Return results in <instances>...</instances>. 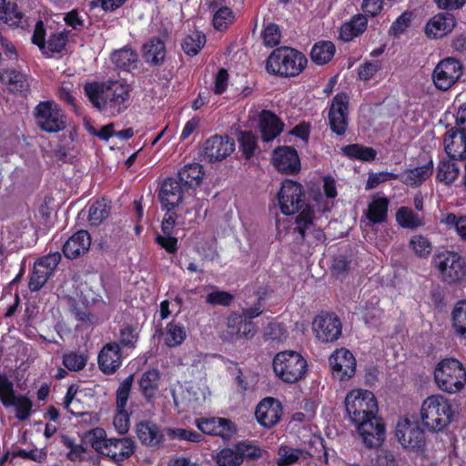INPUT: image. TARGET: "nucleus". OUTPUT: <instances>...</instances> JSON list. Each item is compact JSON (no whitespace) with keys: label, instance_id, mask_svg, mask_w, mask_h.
<instances>
[{"label":"nucleus","instance_id":"62","mask_svg":"<svg viewBox=\"0 0 466 466\" xmlns=\"http://www.w3.org/2000/svg\"><path fill=\"white\" fill-rule=\"evenodd\" d=\"M108 439L109 438H106L105 430L102 428H95L89 432V441L91 446L100 454L107 444Z\"/></svg>","mask_w":466,"mask_h":466},{"label":"nucleus","instance_id":"43","mask_svg":"<svg viewBox=\"0 0 466 466\" xmlns=\"http://www.w3.org/2000/svg\"><path fill=\"white\" fill-rule=\"evenodd\" d=\"M452 159H442L437 167L436 179L446 185L452 184L459 176V167Z\"/></svg>","mask_w":466,"mask_h":466},{"label":"nucleus","instance_id":"35","mask_svg":"<svg viewBox=\"0 0 466 466\" xmlns=\"http://www.w3.org/2000/svg\"><path fill=\"white\" fill-rule=\"evenodd\" d=\"M7 75L6 86L9 92L26 97L30 91L27 75L15 69L5 70Z\"/></svg>","mask_w":466,"mask_h":466},{"label":"nucleus","instance_id":"26","mask_svg":"<svg viewBox=\"0 0 466 466\" xmlns=\"http://www.w3.org/2000/svg\"><path fill=\"white\" fill-rule=\"evenodd\" d=\"M284 122L271 110H262L259 115L258 129L261 138L270 142L279 137L284 129Z\"/></svg>","mask_w":466,"mask_h":466},{"label":"nucleus","instance_id":"7","mask_svg":"<svg viewBox=\"0 0 466 466\" xmlns=\"http://www.w3.org/2000/svg\"><path fill=\"white\" fill-rule=\"evenodd\" d=\"M440 279L449 285L461 284L466 277V260L458 252L445 250L433 257Z\"/></svg>","mask_w":466,"mask_h":466},{"label":"nucleus","instance_id":"16","mask_svg":"<svg viewBox=\"0 0 466 466\" xmlns=\"http://www.w3.org/2000/svg\"><path fill=\"white\" fill-rule=\"evenodd\" d=\"M312 328L321 342H333L341 335L342 324L333 313H320L314 319Z\"/></svg>","mask_w":466,"mask_h":466},{"label":"nucleus","instance_id":"57","mask_svg":"<svg viewBox=\"0 0 466 466\" xmlns=\"http://www.w3.org/2000/svg\"><path fill=\"white\" fill-rule=\"evenodd\" d=\"M239 148L246 159H250L257 149V137L251 131H245L240 134Z\"/></svg>","mask_w":466,"mask_h":466},{"label":"nucleus","instance_id":"14","mask_svg":"<svg viewBox=\"0 0 466 466\" xmlns=\"http://www.w3.org/2000/svg\"><path fill=\"white\" fill-rule=\"evenodd\" d=\"M270 162L275 169L285 175L295 176L301 169L298 151L291 146H279L271 154Z\"/></svg>","mask_w":466,"mask_h":466},{"label":"nucleus","instance_id":"33","mask_svg":"<svg viewBox=\"0 0 466 466\" xmlns=\"http://www.w3.org/2000/svg\"><path fill=\"white\" fill-rule=\"evenodd\" d=\"M368 19L363 15H355L349 22L344 23L339 29V38L350 42L365 32Z\"/></svg>","mask_w":466,"mask_h":466},{"label":"nucleus","instance_id":"36","mask_svg":"<svg viewBox=\"0 0 466 466\" xmlns=\"http://www.w3.org/2000/svg\"><path fill=\"white\" fill-rule=\"evenodd\" d=\"M390 200L387 197L372 199L368 205L366 218L372 224H381L387 220Z\"/></svg>","mask_w":466,"mask_h":466},{"label":"nucleus","instance_id":"52","mask_svg":"<svg viewBox=\"0 0 466 466\" xmlns=\"http://www.w3.org/2000/svg\"><path fill=\"white\" fill-rule=\"evenodd\" d=\"M269 292L267 289H263L258 291L257 302L249 307L242 309L244 318L248 320H253L255 318L262 315L265 308V299L268 297Z\"/></svg>","mask_w":466,"mask_h":466},{"label":"nucleus","instance_id":"46","mask_svg":"<svg viewBox=\"0 0 466 466\" xmlns=\"http://www.w3.org/2000/svg\"><path fill=\"white\" fill-rule=\"evenodd\" d=\"M206 43V35L201 31H196L187 35L182 44L183 51L190 56H194L199 53Z\"/></svg>","mask_w":466,"mask_h":466},{"label":"nucleus","instance_id":"50","mask_svg":"<svg viewBox=\"0 0 466 466\" xmlns=\"http://www.w3.org/2000/svg\"><path fill=\"white\" fill-rule=\"evenodd\" d=\"M409 247L412 248L414 254L420 258H427L432 251V244L430 239L423 235H414L410 238Z\"/></svg>","mask_w":466,"mask_h":466},{"label":"nucleus","instance_id":"31","mask_svg":"<svg viewBox=\"0 0 466 466\" xmlns=\"http://www.w3.org/2000/svg\"><path fill=\"white\" fill-rule=\"evenodd\" d=\"M111 61L116 69L130 73L137 68L138 54L133 48L124 46L111 54Z\"/></svg>","mask_w":466,"mask_h":466},{"label":"nucleus","instance_id":"28","mask_svg":"<svg viewBox=\"0 0 466 466\" xmlns=\"http://www.w3.org/2000/svg\"><path fill=\"white\" fill-rule=\"evenodd\" d=\"M443 144L450 158L462 160L466 157V132L452 127L445 134Z\"/></svg>","mask_w":466,"mask_h":466},{"label":"nucleus","instance_id":"30","mask_svg":"<svg viewBox=\"0 0 466 466\" xmlns=\"http://www.w3.org/2000/svg\"><path fill=\"white\" fill-rule=\"evenodd\" d=\"M276 464L278 466H292L299 461H308L312 454L304 449L292 448L289 445H280L278 449Z\"/></svg>","mask_w":466,"mask_h":466},{"label":"nucleus","instance_id":"40","mask_svg":"<svg viewBox=\"0 0 466 466\" xmlns=\"http://www.w3.org/2000/svg\"><path fill=\"white\" fill-rule=\"evenodd\" d=\"M341 151L343 155L350 159H356L363 162H371L377 157V151L373 147L357 143L343 146L341 147Z\"/></svg>","mask_w":466,"mask_h":466},{"label":"nucleus","instance_id":"38","mask_svg":"<svg viewBox=\"0 0 466 466\" xmlns=\"http://www.w3.org/2000/svg\"><path fill=\"white\" fill-rule=\"evenodd\" d=\"M335 52L336 47L331 41H319L310 50V58L316 65H326L333 58Z\"/></svg>","mask_w":466,"mask_h":466},{"label":"nucleus","instance_id":"1","mask_svg":"<svg viewBox=\"0 0 466 466\" xmlns=\"http://www.w3.org/2000/svg\"><path fill=\"white\" fill-rule=\"evenodd\" d=\"M347 416L355 426L363 444L377 449L385 440V423L378 416L379 407L372 391L362 389L350 390L345 398Z\"/></svg>","mask_w":466,"mask_h":466},{"label":"nucleus","instance_id":"27","mask_svg":"<svg viewBox=\"0 0 466 466\" xmlns=\"http://www.w3.org/2000/svg\"><path fill=\"white\" fill-rule=\"evenodd\" d=\"M91 246V237L87 230L81 229L73 234L63 245L62 251L68 259H75L86 253Z\"/></svg>","mask_w":466,"mask_h":466},{"label":"nucleus","instance_id":"22","mask_svg":"<svg viewBox=\"0 0 466 466\" xmlns=\"http://www.w3.org/2000/svg\"><path fill=\"white\" fill-rule=\"evenodd\" d=\"M107 441L101 455L108 457L116 465H120L135 452L136 443L131 438H109Z\"/></svg>","mask_w":466,"mask_h":466},{"label":"nucleus","instance_id":"6","mask_svg":"<svg viewBox=\"0 0 466 466\" xmlns=\"http://www.w3.org/2000/svg\"><path fill=\"white\" fill-rule=\"evenodd\" d=\"M434 380L442 391L459 392L466 383V368L454 358L444 359L435 369Z\"/></svg>","mask_w":466,"mask_h":466},{"label":"nucleus","instance_id":"29","mask_svg":"<svg viewBox=\"0 0 466 466\" xmlns=\"http://www.w3.org/2000/svg\"><path fill=\"white\" fill-rule=\"evenodd\" d=\"M142 52L146 63L160 66L166 58V45L159 37H152L143 45Z\"/></svg>","mask_w":466,"mask_h":466},{"label":"nucleus","instance_id":"32","mask_svg":"<svg viewBox=\"0 0 466 466\" xmlns=\"http://www.w3.org/2000/svg\"><path fill=\"white\" fill-rule=\"evenodd\" d=\"M203 177V167L198 163H192L185 165L178 170L177 179L186 189H193L200 185Z\"/></svg>","mask_w":466,"mask_h":466},{"label":"nucleus","instance_id":"41","mask_svg":"<svg viewBox=\"0 0 466 466\" xmlns=\"http://www.w3.org/2000/svg\"><path fill=\"white\" fill-rule=\"evenodd\" d=\"M451 322L455 334L466 338V299L455 303L451 311Z\"/></svg>","mask_w":466,"mask_h":466},{"label":"nucleus","instance_id":"18","mask_svg":"<svg viewBox=\"0 0 466 466\" xmlns=\"http://www.w3.org/2000/svg\"><path fill=\"white\" fill-rule=\"evenodd\" d=\"M195 425L203 434L218 436L223 440H229L237 431L233 421L220 417L198 418Z\"/></svg>","mask_w":466,"mask_h":466},{"label":"nucleus","instance_id":"42","mask_svg":"<svg viewBox=\"0 0 466 466\" xmlns=\"http://www.w3.org/2000/svg\"><path fill=\"white\" fill-rule=\"evenodd\" d=\"M111 207L106 199L101 198L89 203L88 221L91 226H99L110 214Z\"/></svg>","mask_w":466,"mask_h":466},{"label":"nucleus","instance_id":"63","mask_svg":"<svg viewBox=\"0 0 466 466\" xmlns=\"http://www.w3.org/2000/svg\"><path fill=\"white\" fill-rule=\"evenodd\" d=\"M46 35L44 22L42 20H38L35 25L32 43L38 46L44 56L47 55Z\"/></svg>","mask_w":466,"mask_h":466},{"label":"nucleus","instance_id":"54","mask_svg":"<svg viewBox=\"0 0 466 466\" xmlns=\"http://www.w3.org/2000/svg\"><path fill=\"white\" fill-rule=\"evenodd\" d=\"M134 381V375L130 374L118 386L116 392V409H127V401L130 396Z\"/></svg>","mask_w":466,"mask_h":466},{"label":"nucleus","instance_id":"56","mask_svg":"<svg viewBox=\"0 0 466 466\" xmlns=\"http://www.w3.org/2000/svg\"><path fill=\"white\" fill-rule=\"evenodd\" d=\"M263 45L267 47H277L281 40V31L279 25L268 23L264 25L261 32Z\"/></svg>","mask_w":466,"mask_h":466},{"label":"nucleus","instance_id":"51","mask_svg":"<svg viewBox=\"0 0 466 466\" xmlns=\"http://www.w3.org/2000/svg\"><path fill=\"white\" fill-rule=\"evenodd\" d=\"M67 41L68 32L66 30L52 33L46 41L47 55L46 56H49L51 54L62 53L67 44Z\"/></svg>","mask_w":466,"mask_h":466},{"label":"nucleus","instance_id":"58","mask_svg":"<svg viewBox=\"0 0 466 466\" xmlns=\"http://www.w3.org/2000/svg\"><path fill=\"white\" fill-rule=\"evenodd\" d=\"M239 456L242 457V462L246 460L255 461L262 457L263 450L257 445L250 444L247 441H239L237 443Z\"/></svg>","mask_w":466,"mask_h":466},{"label":"nucleus","instance_id":"2","mask_svg":"<svg viewBox=\"0 0 466 466\" xmlns=\"http://www.w3.org/2000/svg\"><path fill=\"white\" fill-rule=\"evenodd\" d=\"M84 91L91 104L99 111H109L112 115L123 113L129 106L131 88L119 80L88 82Z\"/></svg>","mask_w":466,"mask_h":466},{"label":"nucleus","instance_id":"44","mask_svg":"<svg viewBox=\"0 0 466 466\" xmlns=\"http://www.w3.org/2000/svg\"><path fill=\"white\" fill-rule=\"evenodd\" d=\"M395 217L398 225L402 228L415 229L424 225L423 218L408 207H400Z\"/></svg>","mask_w":466,"mask_h":466},{"label":"nucleus","instance_id":"9","mask_svg":"<svg viewBox=\"0 0 466 466\" xmlns=\"http://www.w3.org/2000/svg\"><path fill=\"white\" fill-rule=\"evenodd\" d=\"M37 127L46 133H58L66 127V116L53 100L39 102L34 108Z\"/></svg>","mask_w":466,"mask_h":466},{"label":"nucleus","instance_id":"11","mask_svg":"<svg viewBox=\"0 0 466 466\" xmlns=\"http://www.w3.org/2000/svg\"><path fill=\"white\" fill-rule=\"evenodd\" d=\"M462 74V64L456 58L447 57L436 65L431 78L437 89L447 91L460 80Z\"/></svg>","mask_w":466,"mask_h":466},{"label":"nucleus","instance_id":"48","mask_svg":"<svg viewBox=\"0 0 466 466\" xmlns=\"http://www.w3.org/2000/svg\"><path fill=\"white\" fill-rule=\"evenodd\" d=\"M241 458L237 444H235L233 447H226L220 450L217 453L216 462L218 466H238L242 463Z\"/></svg>","mask_w":466,"mask_h":466},{"label":"nucleus","instance_id":"10","mask_svg":"<svg viewBox=\"0 0 466 466\" xmlns=\"http://www.w3.org/2000/svg\"><path fill=\"white\" fill-rule=\"evenodd\" d=\"M278 201L283 215L290 216L299 213L307 206L303 186L292 179H285L278 193Z\"/></svg>","mask_w":466,"mask_h":466},{"label":"nucleus","instance_id":"23","mask_svg":"<svg viewBox=\"0 0 466 466\" xmlns=\"http://www.w3.org/2000/svg\"><path fill=\"white\" fill-rule=\"evenodd\" d=\"M122 350L116 341L106 343L97 356L99 370L106 375H113L122 365Z\"/></svg>","mask_w":466,"mask_h":466},{"label":"nucleus","instance_id":"25","mask_svg":"<svg viewBox=\"0 0 466 466\" xmlns=\"http://www.w3.org/2000/svg\"><path fill=\"white\" fill-rule=\"evenodd\" d=\"M456 24L455 16L449 12L438 13L427 22L425 34L431 38H441L450 34Z\"/></svg>","mask_w":466,"mask_h":466},{"label":"nucleus","instance_id":"60","mask_svg":"<svg viewBox=\"0 0 466 466\" xmlns=\"http://www.w3.org/2000/svg\"><path fill=\"white\" fill-rule=\"evenodd\" d=\"M233 300L234 296L224 290L212 291L206 297V302L212 306L228 307Z\"/></svg>","mask_w":466,"mask_h":466},{"label":"nucleus","instance_id":"19","mask_svg":"<svg viewBox=\"0 0 466 466\" xmlns=\"http://www.w3.org/2000/svg\"><path fill=\"white\" fill-rule=\"evenodd\" d=\"M420 166L405 169L400 174H398V180L410 187L416 188L430 178L434 169L432 158L427 154H424L423 156H420Z\"/></svg>","mask_w":466,"mask_h":466},{"label":"nucleus","instance_id":"39","mask_svg":"<svg viewBox=\"0 0 466 466\" xmlns=\"http://www.w3.org/2000/svg\"><path fill=\"white\" fill-rule=\"evenodd\" d=\"M187 339V329L183 323L172 320L166 326L165 344L168 348H177Z\"/></svg>","mask_w":466,"mask_h":466},{"label":"nucleus","instance_id":"64","mask_svg":"<svg viewBox=\"0 0 466 466\" xmlns=\"http://www.w3.org/2000/svg\"><path fill=\"white\" fill-rule=\"evenodd\" d=\"M171 434L174 439L193 443H199L205 440L203 435L198 431L182 428L172 430Z\"/></svg>","mask_w":466,"mask_h":466},{"label":"nucleus","instance_id":"15","mask_svg":"<svg viewBox=\"0 0 466 466\" xmlns=\"http://www.w3.org/2000/svg\"><path fill=\"white\" fill-rule=\"evenodd\" d=\"M333 378L341 381L349 380L356 372V360L350 350L341 348L336 350L329 358Z\"/></svg>","mask_w":466,"mask_h":466},{"label":"nucleus","instance_id":"12","mask_svg":"<svg viewBox=\"0 0 466 466\" xmlns=\"http://www.w3.org/2000/svg\"><path fill=\"white\" fill-rule=\"evenodd\" d=\"M60 260L61 255L58 251L37 258L30 273L28 289L31 291L40 290L54 274Z\"/></svg>","mask_w":466,"mask_h":466},{"label":"nucleus","instance_id":"20","mask_svg":"<svg viewBox=\"0 0 466 466\" xmlns=\"http://www.w3.org/2000/svg\"><path fill=\"white\" fill-rule=\"evenodd\" d=\"M203 150L210 163L222 161L235 150V142L228 135H215L205 141Z\"/></svg>","mask_w":466,"mask_h":466},{"label":"nucleus","instance_id":"24","mask_svg":"<svg viewBox=\"0 0 466 466\" xmlns=\"http://www.w3.org/2000/svg\"><path fill=\"white\" fill-rule=\"evenodd\" d=\"M139 441L147 447L158 449L165 441L164 430L152 420H142L136 425Z\"/></svg>","mask_w":466,"mask_h":466},{"label":"nucleus","instance_id":"45","mask_svg":"<svg viewBox=\"0 0 466 466\" xmlns=\"http://www.w3.org/2000/svg\"><path fill=\"white\" fill-rule=\"evenodd\" d=\"M23 17L18 10L16 3L10 0H0V21H4L9 25H18Z\"/></svg>","mask_w":466,"mask_h":466},{"label":"nucleus","instance_id":"4","mask_svg":"<svg viewBox=\"0 0 466 466\" xmlns=\"http://www.w3.org/2000/svg\"><path fill=\"white\" fill-rule=\"evenodd\" d=\"M276 376L287 384H294L304 380L308 373L307 360L298 351L278 352L272 361Z\"/></svg>","mask_w":466,"mask_h":466},{"label":"nucleus","instance_id":"17","mask_svg":"<svg viewBox=\"0 0 466 466\" xmlns=\"http://www.w3.org/2000/svg\"><path fill=\"white\" fill-rule=\"evenodd\" d=\"M283 406L281 402L273 398L266 397L261 400L255 410L258 423L266 429H271L281 420Z\"/></svg>","mask_w":466,"mask_h":466},{"label":"nucleus","instance_id":"55","mask_svg":"<svg viewBox=\"0 0 466 466\" xmlns=\"http://www.w3.org/2000/svg\"><path fill=\"white\" fill-rule=\"evenodd\" d=\"M441 221L448 228H454L461 240H466V216L448 213Z\"/></svg>","mask_w":466,"mask_h":466},{"label":"nucleus","instance_id":"37","mask_svg":"<svg viewBox=\"0 0 466 466\" xmlns=\"http://www.w3.org/2000/svg\"><path fill=\"white\" fill-rule=\"evenodd\" d=\"M140 339V330L137 324H123L118 332V340L121 350H134Z\"/></svg>","mask_w":466,"mask_h":466},{"label":"nucleus","instance_id":"5","mask_svg":"<svg viewBox=\"0 0 466 466\" xmlns=\"http://www.w3.org/2000/svg\"><path fill=\"white\" fill-rule=\"evenodd\" d=\"M453 413L449 400L441 395L426 398L420 407L423 425L432 432L442 431L451 421Z\"/></svg>","mask_w":466,"mask_h":466},{"label":"nucleus","instance_id":"53","mask_svg":"<svg viewBox=\"0 0 466 466\" xmlns=\"http://www.w3.org/2000/svg\"><path fill=\"white\" fill-rule=\"evenodd\" d=\"M235 20L233 11L228 6H220L213 15L212 23L217 30H224Z\"/></svg>","mask_w":466,"mask_h":466},{"label":"nucleus","instance_id":"3","mask_svg":"<svg viewBox=\"0 0 466 466\" xmlns=\"http://www.w3.org/2000/svg\"><path fill=\"white\" fill-rule=\"evenodd\" d=\"M308 66L307 56L300 51L287 46H277L266 60L268 74L279 77H295Z\"/></svg>","mask_w":466,"mask_h":466},{"label":"nucleus","instance_id":"47","mask_svg":"<svg viewBox=\"0 0 466 466\" xmlns=\"http://www.w3.org/2000/svg\"><path fill=\"white\" fill-rule=\"evenodd\" d=\"M314 217L315 212L312 206H307L295 218V231L300 235L302 239L306 238L307 230L313 225Z\"/></svg>","mask_w":466,"mask_h":466},{"label":"nucleus","instance_id":"49","mask_svg":"<svg viewBox=\"0 0 466 466\" xmlns=\"http://www.w3.org/2000/svg\"><path fill=\"white\" fill-rule=\"evenodd\" d=\"M88 357L79 351H67L63 355V365L70 371H80L87 364Z\"/></svg>","mask_w":466,"mask_h":466},{"label":"nucleus","instance_id":"21","mask_svg":"<svg viewBox=\"0 0 466 466\" xmlns=\"http://www.w3.org/2000/svg\"><path fill=\"white\" fill-rule=\"evenodd\" d=\"M184 186L176 177H167L161 184L158 200L163 210L171 212L184 198Z\"/></svg>","mask_w":466,"mask_h":466},{"label":"nucleus","instance_id":"34","mask_svg":"<svg viewBox=\"0 0 466 466\" xmlns=\"http://www.w3.org/2000/svg\"><path fill=\"white\" fill-rule=\"evenodd\" d=\"M159 380L160 372L157 369H150L141 375L138 381L139 390L147 401L155 398L158 390Z\"/></svg>","mask_w":466,"mask_h":466},{"label":"nucleus","instance_id":"59","mask_svg":"<svg viewBox=\"0 0 466 466\" xmlns=\"http://www.w3.org/2000/svg\"><path fill=\"white\" fill-rule=\"evenodd\" d=\"M398 179V174L388 171L371 172L369 174L368 180L365 185L366 190L376 188L380 184L390 180Z\"/></svg>","mask_w":466,"mask_h":466},{"label":"nucleus","instance_id":"8","mask_svg":"<svg viewBox=\"0 0 466 466\" xmlns=\"http://www.w3.org/2000/svg\"><path fill=\"white\" fill-rule=\"evenodd\" d=\"M395 437L401 447L413 452L423 451L426 446V437L423 429L415 420L408 416L398 419L395 426Z\"/></svg>","mask_w":466,"mask_h":466},{"label":"nucleus","instance_id":"61","mask_svg":"<svg viewBox=\"0 0 466 466\" xmlns=\"http://www.w3.org/2000/svg\"><path fill=\"white\" fill-rule=\"evenodd\" d=\"M13 456L15 458H21L24 460H29L35 462H44L47 458V454L43 450H38L36 448L32 449L30 451H26L25 449H18L13 452Z\"/></svg>","mask_w":466,"mask_h":466},{"label":"nucleus","instance_id":"13","mask_svg":"<svg viewBox=\"0 0 466 466\" xmlns=\"http://www.w3.org/2000/svg\"><path fill=\"white\" fill-rule=\"evenodd\" d=\"M350 96L344 92L335 95L328 113L330 130L339 137L344 136L349 127Z\"/></svg>","mask_w":466,"mask_h":466}]
</instances>
